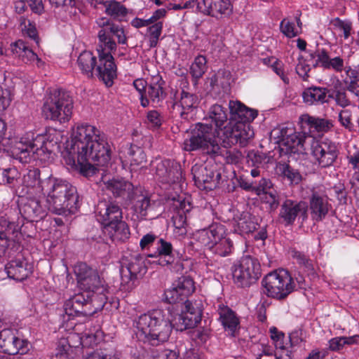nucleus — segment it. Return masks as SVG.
Here are the masks:
<instances>
[{
	"instance_id": "nucleus-19",
	"label": "nucleus",
	"mask_w": 359,
	"mask_h": 359,
	"mask_svg": "<svg viewBox=\"0 0 359 359\" xmlns=\"http://www.w3.org/2000/svg\"><path fill=\"white\" fill-rule=\"evenodd\" d=\"M20 226L14 222L0 218V259L12 243H17L20 237Z\"/></svg>"
},
{
	"instance_id": "nucleus-46",
	"label": "nucleus",
	"mask_w": 359,
	"mask_h": 359,
	"mask_svg": "<svg viewBox=\"0 0 359 359\" xmlns=\"http://www.w3.org/2000/svg\"><path fill=\"white\" fill-rule=\"evenodd\" d=\"M206 71V59L203 55L197 56L190 67L192 77L197 81Z\"/></svg>"
},
{
	"instance_id": "nucleus-62",
	"label": "nucleus",
	"mask_w": 359,
	"mask_h": 359,
	"mask_svg": "<svg viewBox=\"0 0 359 359\" xmlns=\"http://www.w3.org/2000/svg\"><path fill=\"white\" fill-rule=\"evenodd\" d=\"M272 189H273V184L270 180L262 178L259 183L255 182V193L258 196Z\"/></svg>"
},
{
	"instance_id": "nucleus-8",
	"label": "nucleus",
	"mask_w": 359,
	"mask_h": 359,
	"mask_svg": "<svg viewBox=\"0 0 359 359\" xmlns=\"http://www.w3.org/2000/svg\"><path fill=\"white\" fill-rule=\"evenodd\" d=\"M73 100L69 93L62 89L50 90L45 98L42 114L46 119L65 123L69 120Z\"/></svg>"
},
{
	"instance_id": "nucleus-58",
	"label": "nucleus",
	"mask_w": 359,
	"mask_h": 359,
	"mask_svg": "<svg viewBox=\"0 0 359 359\" xmlns=\"http://www.w3.org/2000/svg\"><path fill=\"white\" fill-rule=\"evenodd\" d=\"M133 86L139 92L141 100V105L146 107L149 105V100L144 97L145 90H147V83L142 79H136L133 82Z\"/></svg>"
},
{
	"instance_id": "nucleus-50",
	"label": "nucleus",
	"mask_w": 359,
	"mask_h": 359,
	"mask_svg": "<svg viewBox=\"0 0 359 359\" xmlns=\"http://www.w3.org/2000/svg\"><path fill=\"white\" fill-rule=\"evenodd\" d=\"M268 162L267 156L262 153L250 151L247 155V163L250 166L259 168Z\"/></svg>"
},
{
	"instance_id": "nucleus-21",
	"label": "nucleus",
	"mask_w": 359,
	"mask_h": 359,
	"mask_svg": "<svg viewBox=\"0 0 359 359\" xmlns=\"http://www.w3.org/2000/svg\"><path fill=\"white\" fill-rule=\"evenodd\" d=\"M196 7L201 13L215 18L231 12L229 0H198Z\"/></svg>"
},
{
	"instance_id": "nucleus-56",
	"label": "nucleus",
	"mask_w": 359,
	"mask_h": 359,
	"mask_svg": "<svg viewBox=\"0 0 359 359\" xmlns=\"http://www.w3.org/2000/svg\"><path fill=\"white\" fill-rule=\"evenodd\" d=\"M334 28L343 32L344 39H348L351 34V23L347 21H343L339 18H336L332 21Z\"/></svg>"
},
{
	"instance_id": "nucleus-26",
	"label": "nucleus",
	"mask_w": 359,
	"mask_h": 359,
	"mask_svg": "<svg viewBox=\"0 0 359 359\" xmlns=\"http://www.w3.org/2000/svg\"><path fill=\"white\" fill-rule=\"evenodd\" d=\"M5 270L10 278L17 281L25 280L32 273L31 265L27 261L20 259L10 261L6 265Z\"/></svg>"
},
{
	"instance_id": "nucleus-23",
	"label": "nucleus",
	"mask_w": 359,
	"mask_h": 359,
	"mask_svg": "<svg viewBox=\"0 0 359 359\" xmlns=\"http://www.w3.org/2000/svg\"><path fill=\"white\" fill-rule=\"evenodd\" d=\"M101 176L99 182L95 181L97 184L102 183L103 189L110 191L116 198L129 197L133 190V185L123 179L112 178L106 180L103 177V172L100 175Z\"/></svg>"
},
{
	"instance_id": "nucleus-10",
	"label": "nucleus",
	"mask_w": 359,
	"mask_h": 359,
	"mask_svg": "<svg viewBox=\"0 0 359 359\" xmlns=\"http://www.w3.org/2000/svg\"><path fill=\"white\" fill-rule=\"evenodd\" d=\"M263 292L276 299H285L294 288L293 278L285 269H278L268 273L262 281Z\"/></svg>"
},
{
	"instance_id": "nucleus-40",
	"label": "nucleus",
	"mask_w": 359,
	"mask_h": 359,
	"mask_svg": "<svg viewBox=\"0 0 359 359\" xmlns=\"http://www.w3.org/2000/svg\"><path fill=\"white\" fill-rule=\"evenodd\" d=\"M209 118L215 123V128H220L228 119L226 110L219 104H215L210 109Z\"/></svg>"
},
{
	"instance_id": "nucleus-29",
	"label": "nucleus",
	"mask_w": 359,
	"mask_h": 359,
	"mask_svg": "<svg viewBox=\"0 0 359 359\" xmlns=\"http://www.w3.org/2000/svg\"><path fill=\"white\" fill-rule=\"evenodd\" d=\"M300 121L302 124L309 127L310 133H327L334 126L333 121L330 119L312 116L307 114L302 115Z\"/></svg>"
},
{
	"instance_id": "nucleus-57",
	"label": "nucleus",
	"mask_w": 359,
	"mask_h": 359,
	"mask_svg": "<svg viewBox=\"0 0 359 359\" xmlns=\"http://www.w3.org/2000/svg\"><path fill=\"white\" fill-rule=\"evenodd\" d=\"M348 76L350 82L346 88L359 99V73L352 71Z\"/></svg>"
},
{
	"instance_id": "nucleus-49",
	"label": "nucleus",
	"mask_w": 359,
	"mask_h": 359,
	"mask_svg": "<svg viewBox=\"0 0 359 359\" xmlns=\"http://www.w3.org/2000/svg\"><path fill=\"white\" fill-rule=\"evenodd\" d=\"M148 32L149 37V46L154 48L157 46L159 37L163 29V22H157L148 26Z\"/></svg>"
},
{
	"instance_id": "nucleus-22",
	"label": "nucleus",
	"mask_w": 359,
	"mask_h": 359,
	"mask_svg": "<svg viewBox=\"0 0 359 359\" xmlns=\"http://www.w3.org/2000/svg\"><path fill=\"white\" fill-rule=\"evenodd\" d=\"M229 108L230 111V122L229 123H250L258 114L257 110L249 108L237 100H230Z\"/></svg>"
},
{
	"instance_id": "nucleus-25",
	"label": "nucleus",
	"mask_w": 359,
	"mask_h": 359,
	"mask_svg": "<svg viewBox=\"0 0 359 359\" xmlns=\"http://www.w3.org/2000/svg\"><path fill=\"white\" fill-rule=\"evenodd\" d=\"M20 212L25 219L33 222L43 219L46 215L45 209L36 198L22 200L20 207Z\"/></svg>"
},
{
	"instance_id": "nucleus-30",
	"label": "nucleus",
	"mask_w": 359,
	"mask_h": 359,
	"mask_svg": "<svg viewBox=\"0 0 359 359\" xmlns=\"http://www.w3.org/2000/svg\"><path fill=\"white\" fill-rule=\"evenodd\" d=\"M104 231L115 243L125 242L129 238L130 234L128 224L123 220L105 225Z\"/></svg>"
},
{
	"instance_id": "nucleus-47",
	"label": "nucleus",
	"mask_w": 359,
	"mask_h": 359,
	"mask_svg": "<svg viewBox=\"0 0 359 359\" xmlns=\"http://www.w3.org/2000/svg\"><path fill=\"white\" fill-rule=\"evenodd\" d=\"M335 102L337 105L343 108L351 105L346 89L342 87V83L339 79L335 81Z\"/></svg>"
},
{
	"instance_id": "nucleus-20",
	"label": "nucleus",
	"mask_w": 359,
	"mask_h": 359,
	"mask_svg": "<svg viewBox=\"0 0 359 359\" xmlns=\"http://www.w3.org/2000/svg\"><path fill=\"white\" fill-rule=\"evenodd\" d=\"M97 219L105 225L123 220V212L120 206L114 201H100L95 209Z\"/></svg>"
},
{
	"instance_id": "nucleus-24",
	"label": "nucleus",
	"mask_w": 359,
	"mask_h": 359,
	"mask_svg": "<svg viewBox=\"0 0 359 359\" xmlns=\"http://www.w3.org/2000/svg\"><path fill=\"white\" fill-rule=\"evenodd\" d=\"M225 234V229L222 224H214L208 229L198 231L196 234V241L207 250H210L216 241H219Z\"/></svg>"
},
{
	"instance_id": "nucleus-27",
	"label": "nucleus",
	"mask_w": 359,
	"mask_h": 359,
	"mask_svg": "<svg viewBox=\"0 0 359 359\" xmlns=\"http://www.w3.org/2000/svg\"><path fill=\"white\" fill-rule=\"evenodd\" d=\"M12 53L19 57L25 64H31L36 61L38 67H41L43 62L38 55L29 48L22 40H18L11 45Z\"/></svg>"
},
{
	"instance_id": "nucleus-12",
	"label": "nucleus",
	"mask_w": 359,
	"mask_h": 359,
	"mask_svg": "<svg viewBox=\"0 0 359 359\" xmlns=\"http://www.w3.org/2000/svg\"><path fill=\"white\" fill-rule=\"evenodd\" d=\"M304 143L309 146V152L320 167L331 166L336 161L339 151L335 143L330 140H319L314 137H309Z\"/></svg>"
},
{
	"instance_id": "nucleus-5",
	"label": "nucleus",
	"mask_w": 359,
	"mask_h": 359,
	"mask_svg": "<svg viewBox=\"0 0 359 359\" xmlns=\"http://www.w3.org/2000/svg\"><path fill=\"white\" fill-rule=\"evenodd\" d=\"M100 28L97 33L99 62L97 64L96 71L98 77L109 86L113 83L116 77V66L114 63L111 53L116 50V39L119 44H127V36L123 26L113 22L106 18H100L97 20Z\"/></svg>"
},
{
	"instance_id": "nucleus-18",
	"label": "nucleus",
	"mask_w": 359,
	"mask_h": 359,
	"mask_svg": "<svg viewBox=\"0 0 359 359\" xmlns=\"http://www.w3.org/2000/svg\"><path fill=\"white\" fill-rule=\"evenodd\" d=\"M308 205L305 201L286 199L281 205L279 216L286 225H292L297 216L302 222L308 218Z\"/></svg>"
},
{
	"instance_id": "nucleus-63",
	"label": "nucleus",
	"mask_w": 359,
	"mask_h": 359,
	"mask_svg": "<svg viewBox=\"0 0 359 359\" xmlns=\"http://www.w3.org/2000/svg\"><path fill=\"white\" fill-rule=\"evenodd\" d=\"M52 8L67 11L75 6V0H49Z\"/></svg>"
},
{
	"instance_id": "nucleus-11",
	"label": "nucleus",
	"mask_w": 359,
	"mask_h": 359,
	"mask_svg": "<svg viewBox=\"0 0 359 359\" xmlns=\"http://www.w3.org/2000/svg\"><path fill=\"white\" fill-rule=\"evenodd\" d=\"M231 272L233 282L238 287H250L261 276L260 264L256 258L243 256L233 263Z\"/></svg>"
},
{
	"instance_id": "nucleus-48",
	"label": "nucleus",
	"mask_w": 359,
	"mask_h": 359,
	"mask_svg": "<svg viewBox=\"0 0 359 359\" xmlns=\"http://www.w3.org/2000/svg\"><path fill=\"white\" fill-rule=\"evenodd\" d=\"M310 57L315 60L313 64L314 67H320L327 69L330 57L328 53L324 48H318L316 51L310 54Z\"/></svg>"
},
{
	"instance_id": "nucleus-15",
	"label": "nucleus",
	"mask_w": 359,
	"mask_h": 359,
	"mask_svg": "<svg viewBox=\"0 0 359 359\" xmlns=\"http://www.w3.org/2000/svg\"><path fill=\"white\" fill-rule=\"evenodd\" d=\"M196 185L201 189L212 190L217 187L221 173L213 165L196 164L191 168Z\"/></svg>"
},
{
	"instance_id": "nucleus-4",
	"label": "nucleus",
	"mask_w": 359,
	"mask_h": 359,
	"mask_svg": "<svg viewBox=\"0 0 359 359\" xmlns=\"http://www.w3.org/2000/svg\"><path fill=\"white\" fill-rule=\"evenodd\" d=\"M40 175L38 168L29 170L24 176V182L27 187L40 188L43 194H47L46 203L50 212L59 215L74 213L79 203L76 187L51 177L41 180Z\"/></svg>"
},
{
	"instance_id": "nucleus-37",
	"label": "nucleus",
	"mask_w": 359,
	"mask_h": 359,
	"mask_svg": "<svg viewBox=\"0 0 359 359\" xmlns=\"http://www.w3.org/2000/svg\"><path fill=\"white\" fill-rule=\"evenodd\" d=\"M128 155L130 157L131 166H142L147 163V156L142 148L140 147L131 144L128 150Z\"/></svg>"
},
{
	"instance_id": "nucleus-2",
	"label": "nucleus",
	"mask_w": 359,
	"mask_h": 359,
	"mask_svg": "<svg viewBox=\"0 0 359 359\" xmlns=\"http://www.w3.org/2000/svg\"><path fill=\"white\" fill-rule=\"evenodd\" d=\"M202 312L201 301L186 300L182 313L171 323L163 311L154 310L140 316L135 321L136 337L144 344L157 346L168 340L172 327L182 332L196 326L201 320Z\"/></svg>"
},
{
	"instance_id": "nucleus-64",
	"label": "nucleus",
	"mask_w": 359,
	"mask_h": 359,
	"mask_svg": "<svg viewBox=\"0 0 359 359\" xmlns=\"http://www.w3.org/2000/svg\"><path fill=\"white\" fill-rule=\"evenodd\" d=\"M69 346L65 340L60 341L57 352L50 359H67Z\"/></svg>"
},
{
	"instance_id": "nucleus-55",
	"label": "nucleus",
	"mask_w": 359,
	"mask_h": 359,
	"mask_svg": "<svg viewBox=\"0 0 359 359\" xmlns=\"http://www.w3.org/2000/svg\"><path fill=\"white\" fill-rule=\"evenodd\" d=\"M164 297L165 300L169 304H176L184 300V298L182 297L174 284H172L171 288L165 291Z\"/></svg>"
},
{
	"instance_id": "nucleus-31",
	"label": "nucleus",
	"mask_w": 359,
	"mask_h": 359,
	"mask_svg": "<svg viewBox=\"0 0 359 359\" xmlns=\"http://www.w3.org/2000/svg\"><path fill=\"white\" fill-rule=\"evenodd\" d=\"M219 320L221 321L226 331L233 335L236 330L239 327L240 321L235 312L224 305H219L217 309Z\"/></svg>"
},
{
	"instance_id": "nucleus-33",
	"label": "nucleus",
	"mask_w": 359,
	"mask_h": 359,
	"mask_svg": "<svg viewBox=\"0 0 359 359\" xmlns=\"http://www.w3.org/2000/svg\"><path fill=\"white\" fill-rule=\"evenodd\" d=\"M180 103L182 108V111L180 112L181 117L184 119H189V113L198 107L199 99L196 94L183 89L180 93ZM192 116H190V118Z\"/></svg>"
},
{
	"instance_id": "nucleus-42",
	"label": "nucleus",
	"mask_w": 359,
	"mask_h": 359,
	"mask_svg": "<svg viewBox=\"0 0 359 359\" xmlns=\"http://www.w3.org/2000/svg\"><path fill=\"white\" fill-rule=\"evenodd\" d=\"M277 171L279 175L287 178L291 183L297 184L302 180L299 172L285 163H279L277 165Z\"/></svg>"
},
{
	"instance_id": "nucleus-34",
	"label": "nucleus",
	"mask_w": 359,
	"mask_h": 359,
	"mask_svg": "<svg viewBox=\"0 0 359 359\" xmlns=\"http://www.w3.org/2000/svg\"><path fill=\"white\" fill-rule=\"evenodd\" d=\"M257 223L255 217L248 212H243L236 220L234 231L242 235L252 233L257 229Z\"/></svg>"
},
{
	"instance_id": "nucleus-53",
	"label": "nucleus",
	"mask_w": 359,
	"mask_h": 359,
	"mask_svg": "<svg viewBox=\"0 0 359 359\" xmlns=\"http://www.w3.org/2000/svg\"><path fill=\"white\" fill-rule=\"evenodd\" d=\"M292 257L297 260L299 265L304 266V269L307 271L312 272L313 271L311 260L302 252L294 250L292 252Z\"/></svg>"
},
{
	"instance_id": "nucleus-52",
	"label": "nucleus",
	"mask_w": 359,
	"mask_h": 359,
	"mask_svg": "<svg viewBox=\"0 0 359 359\" xmlns=\"http://www.w3.org/2000/svg\"><path fill=\"white\" fill-rule=\"evenodd\" d=\"M262 198L264 203L269 205L271 210H275L279 205V196L274 189L263 193Z\"/></svg>"
},
{
	"instance_id": "nucleus-17",
	"label": "nucleus",
	"mask_w": 359,
	"mask_h": 359,
	"mask_svg": "<svg viewBox=\"0 0 359 359\" xmlns=\"http://www.w3.org/2000/svg\"><path fill=\"white\" fill-rule=\"evenodd\" d=\"M28 342L20 339L13 329H4L0 332V351L9 354H24L27 351Z\"/></svg>"
},
{
	"instance_id": "nucleus-1",
	"label": "nucleus",
	"mask_w": 359,
	"mask_h": 359,
	"mask_svg": "<svg viewBox=\"0 0 359 359\" xmlns=\"http://www.w3.org/2000/svg\"><path fill=\"white\" fill-rule=\"evenodd\" d=\"M111 154L110 144L97 128L81 124L73 131L71 144L67 146L64 158L67 164L76 166L83 176L90 178L104 172L96 165H107Z\"/></svg>"
},
{
	"instance_id": "nucleus-28",
	"label": "nucleus",
	"mask_w": 359,
	"mask_h": 359,
	"mask_svg": "<svg viewBox=\"0 0 359 359\" xmlns=\"http://www.w3.org/2000/svg\"><path fill=\"white\" fill-rule=\"evenodd\" d=\"M164 83L165 82L160 75L157 74L152 77L144 95V97H147L149 100V103L151 102L153 104L157 105L165 98L166 93L163 87Z\"/></svg>"
},
{
	"instance_id": "nucleus-38",
	"label": "nucleus",
	"mask_w": 359,
	"mask_h": 359,
	"mask_svg": "<svg viewBox=\"0 0 359 359\" xmlns=\"http://www.w3.org/2000/svg\"><path fill=\"white\" fill-rule=\"evenodd\" d=\"M105 13L114 19L120 20L128 13L127 8L120 2L111 0L104 3Z\"/></svg>"
},
{
	"instance_id": "nucleus-51",
	"label": "nucleus",
	"mask_w": 359,
	"mask_h": 359,
	"mask_svg": "<svg viewBox=\"0 0 359 359\" xmlns=\"http://www.w3.org/2000/svg\"><path fill=\"white\" fill-rule=\"evenodd\" d=\"M18 177V172L15 168H0V184H12Z\"/></svg>"
},
{
	"instance_id": "nucleus-16",
	"label": "nucleus",
	"mask_w": 359,
	"mask_h": 359,
	"mask_svg": "<svg viewBox=\"0 0 359 359\" xmlns=\"http://www.w3.org/2000/svg\"><path fill=\"white\" fill-rule=\"evenodd\" d=\"M309 201L308 209L310 210L311 219L315 222L323 221L332 208L328 196L322 190H311Z\"/></svg>"
},
{
	"instance_id": "nucleus-44",
	"label": "nucleus",
	"mask_w": 359,
	"mask_h": 359,
	"mask_svg": "<svg viewBox=\"0 0 359 359\" xmlns=\"http://www.w3.org/2000/svg\"><path fill=\"white\" fill-rule=\"evenodd\" d=\"M168 170L167 176L163 183H179L183 180L182 170L179 163L172 161L170 167Z\"/></svg>"
},
{
	"instance_id": "nucleus-60",
	"label": "nucleus",
	"mask_w": 359,
	"mask_h": 359,
	"mask_svg": "<svg viewBox=\"0 0 359 359\" xmlns=\"http://www.w3.org/2000/svg\"><path fill=\"white\" fill-rule=\"evenodd\" d=\"M339 121L346 129H348L349 131L352 130L353 123L352 122V114L350 110H341L339 114Z\"/></svg>"
},
{
	"instance_id": "nucleus-41",
	"label": "nucleus",
	"mask_w": 359,
	"mask_h": 359,
	"mask_svg": "<svg viewBox=\"0 0 359 359\" xmlns=\"http://www.w3.org/2000/svg\"><path fill=\"white\" fill-rule=\"evenodd\" d=\"M173 284L184 299L195 290L194 282L189 276H181Z\"/></svg>"
},
{
	"instance_id": "nucleus-3",
	"label": "nucleus",
	"mask_w": 359,
	"mask_h": 359,
	"mask_svg": "<svg viewBox=\"0 0 359 359\" xmlns=\"http://www.w3.org/2000/svg\"><path fill=\"white\" fill-rule=\"evenodd\" d=\"M74 273L82 292L74 294L64 304V311L68 316H91L104 307L107 302V288L97 271L86 263L74 267Z\"/></svg>"
},
{
	"instance_id": "nucleus-36",
	"label": "nucleus",
	"mask_w": 359,
	"mask_h": 359,
	"mask_svg": "<svg viewBox=\"0 0 359 359\" xmlns=\"http://www.w3.org/2000/svg\"><path fill=\"white\" fill-rule=\"evenodd\" d=\"M78 65L82 73L88 78H92L93 70L97 67V58L90 51L82 52L77 60Z\"/></svg>"
},
{
	"instance_id": "nucleus-32",
	"label": "nucleus",
	"mask_w": 359,
	"mask_h": 359,
	"mask_svg": "<svg viewBox=\"0 0 359 359\" xmlns=\"http://www.w3.org/2000/svg\"><path fill=\"white\" fill-rule=\"evenodd\" d=\"M330 92L327 88L311 86L302 93L304 102L309 105H320L326 102V94Z\"/></svg>"
},
{
	"instance_id": "nucleus-7",
	"label": "nucleus",
	"mask_w": 359,
	"mask_h": 359,
	"mask_svg": "<svg viewBox=\"0 0 359 359\" xmlns=\"http://www.w3.org/2000/svg\"><path fill=\"white\" fill-rule=\"evenodd\" d=\"M215 133L211 123H198L189 138L184 140V149L188 151L200 150L211 157L221 155L222 149L215 140Z\"/></svg>"
},
{
	"instance_id": "nucleus-13",
	"label": "nucleus",
	"mask_w": 359,
	"mask_h": 359,
	"mask_svg": "<svg viewBox=\"0 0 359 359\" xmlns=\"http://www.w3.org/2000/svg\"><path fill=\"white\" fill-rule=\"evenodd\" d=\"M220 130L224 137L223 142L229 147L236 144H239L241 147H245L254 136L250 123H228Z\"/></svg>"
},
{
	"instance_id": "nucleus-39",
	"label": "nucleus",
	"mask_w": 359,
	"mask_h": 359,
	"mask_svg": "<svg viewBox=\"0 0 359 359\" xmlns=\"http://www.w3.org/2000/svg\"><path fill=\"white\" fill-rule=\"evenodd\" d=\"M232 248L233 243L231 240L224 234L222 235V238H219V241H216L210 251L220 257H225L231 252Z\"/></svg>"
},
{
	"instance_id": "nucleus-61",
	"label": "nucleus",
	"mask_w": 359,
	"mask_h": 359,
	"mask_svg": "<svg viewBox=\"0 0 359 359\" xmlns=\"http://www.w3.org/2000/svg\"><path fill=\"white\" fill-rule=\"evenodd\" d=\"M151 203L150 198L147 196H142L138 199L135 204L137 211H139L142 217H144L147 215V210L150 208Z\"/></svg>"
},
{
	"instance_id": "nucleus-14",
	"label": "nucleus",
	"mask_w": 359,
	"mask_h": 359,
	"mask_svg": "<svg viewBox=\"0 0 359 359\" xmlns=\"http://www.w3.org/2000/svg\"><path fill=\"white\" fill-rule=\"evenodd\" d=\"M311 135L297 133L292 127H283L280 130L279 142L286 153L309 154V147L304 141Z\"/></svg>"
},
{
	"instance_id": "nucleus-54",
	"label": "nucleus",
	"mask_w": 359,
	"mask_h": 359,
	"mask_svg": "<svg viewBox=\"0 0 359 359\" xmlns=\"http://www.w3.org/2000/svg\"><path fill=\"white\" fill-rule=\"evenodd\" d=\"M172 222L175 229H178L180 234H186V224H187V216L185 212H178L176 215L172 217Z\"/></svg>"
},
{
	"instance_id": "nucleus-45",
	"label": "nucleus",
	"mask_w": 359,
	"mask_h": 359,
	"mask_svg": "<svg viewBox=\"0 0 359 359\" xmlns=\"http://www.w3.org/2000/svg\"><path fill=\"white\" fill-rule=\"evenodd\" d=\"M168 170L167 176L163 183H179L183 180L182 170L179 163L172 161L170 167Z\"/></svg>"
},
{
	"instance_id": "nucleus-6",
	"label": "nucleus",
	"mask_w": 359,
	"mask_h": 359,
	"mask_svg": "<svg viewBox=\"0 0 359 359\" xmlns=\"http://www.w3.org/2000/svg\"><path fill=\"white\" fill-rule=\"evenodd\" d=\"M57 147V141L43 135H38L32 140L22 138L11 149L13 156L22 163L34 160L47 162L53 158L54 149Z\"/></svg>"
},
{
	"instance_id": "nucleus-35",
	"label": "nucleus",
	"mask_w": 359,
	"mask_h": 359,
	"mask_svg": "<svg viewBox=\"0 0 359 359\" xmlns=\"http://www.w3.org/2000/svg\"><path fill=\"white\" fill-rule=\"evenodd\" d=\"M172 251V244L163 238H160L156 248V252L158 253L156 256L158 260L156 262L163 266L168 264H172L175 261Z\"/></svg>"
},
{
	"instance_id": "nucleus-59",
	"label": "nucleus",
	"mask_w": 359,
	"mask_h": 359,
	"mask_svg": "<svg viewBox=\"0 0 359 359\" xmlns=\"http://www.w3.org/2000/svg\"><path fill=\"white\" fill-rule=\"evenodd\" d=\"M280 28L282 33L289 38H293L298 35V32L294 29V22L289 21L286 18L281 21Z\"/></svg>"
},
{
	"instance_id": "nucleus-43",
	"label": "nucleus",
	"mask_w": 359,
	"mask_h": 359,
	"mask_svg": "<svg viewBox=\"0 0 359 359\" xmlns=\"http://www.w3.org/2000/svg\"><path fill=\"white\" fill-rule=\"evenodd\" d=\"M172 161L169 159H156L151 162V169L154 171V175L161 182H163L165 179L168 170V169L170 167Z\"/></svg>"
},
{
	"instance_id": "nucleus-9",
	"label": "nucleus",
	"mask_w": 359,
	"mask_h": 359,
	"mask_svg": "<svg viewBox=\"0 0 359 359\" xmlns=\"http://www.w3.org/2000/svg\"><path fill=\"white\" fill-rule=\"evenodd\" d=\"M144 257L140 254H130L124 256L121 262V290H132L147 273Z\"/></svg>"
}]
</instances>
